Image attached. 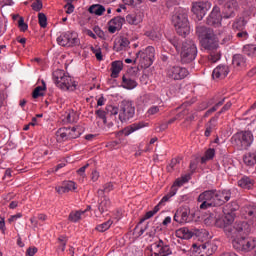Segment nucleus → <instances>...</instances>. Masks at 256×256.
Listing matches in <instances>:
<instances>
[{
    "mask_svg": "<svg viewBox=\"0 0 256 256\" xmlns=\"http://www.w3.org/2000/svg\"><path fill=\"white\" fill-rule=\"evenodd\" d=\"M230 212L226 213L223 218H217L214 214H211L208 218L204 220L205 225H215L224 229L227 237L232 239V245L236 251H241L242 253H249L253 251L256 247V238L245 237L251 233L252 228L247 223H235L234 211L239 209L237 203L228 204Z\"/></svg>",
    "mask_w": 256,
    "mask_h": 256,
    "instance_id": "1",
    "label": "nucleus"
},
{
    "mask_svg": "<svg viewBox=\"0 0 256 256\" xmlns=\"http://www.w3.org/2000/svg\"><path fill=\"white\" fill-rule=\"evenodd\" d=\"M229 199H231V191L229 190H208L199 195L198 203H201L200 209H209V207L225 205Z\"/></svg>",
    "mask_w": 256,
    "mask_h": 256,
    "instance_id": "2",
    "label": "nucleus"
},
{
    "mask_svg": "<svg viewBox=\"0 0 256 256\" xmlns=\"http://www.w3.org/2000/svg\"><path fill=\"white\" fill-rule=\"evenodd\" d=\"M196 33L199 37L203 49L215 51L219 49V38L213 29L206 26L196 27Z\"/></svg>",
    "mask_w": 256,
    "mask_h": 256,
    "instance_id": "3",
    "label": "nucleus"
},
{
    "mask_svg": "<svg viewBox=\"0 0 256 256\" xmlns=\"http://www.w3.org/2000/svg\"><path fill=\"white\" fill-rule=\"evenodd\" d=\"M172 23L181 37H187L189 35L191 28L189 27V15L187 10L183 8H178L172 16Z\"/></svg>",
    "mask_w": 256,
    "mask_h": 256,
    "instance_id": "4",
    "label": "nucleus"
},
{
    "mask_svg": "<svg viewBox=\"0 0 256 256\" xmlns=\"http://www.w3.org/2000/svg\"><path fill=\"white\" fill-rule=\"evenodd\" d=\"M53 81L61 91H76L77 81L63 69H57L52 73Z\"/></svg>",
    "mask_w": 256,
    "mask_h": 256,
    "instance_id": "5",
    "label": "nucleus"
},
{
    "mask_svg": "<svg viewBox=\"0 0 256 256\" xmlns=\"http://www.w3.org/2000/svg\"><path fill=\"white\" fill-rule=\"evenodd\" d=\"M231 141L237 149H247L253 144V133L251 131L238 132L232 136Z\"/></svg>",
    "mask_w": 256,
    "mask_h": 256,
    "instance_id": "6",
    "label": "nucleus"
},
{
    "mask_svg": "<svg viewBox=\"0 0 256 256\" xmlns=\"http://www.w3.org/2000/svg\"><path fill=\"white\" fill-rule=\"evenodd\" d=\"M195 57H197V46L193 40H185L182 43V51H181V61L182 63L189 64L195 61Z\"/></svg>",
    "mask_w": 256,
    "mask_h": 256,
    "instance_id": "7",
    "label": "nucleus"
},
{
    "mask_svg": "<svg viewBox=\"0 0 256 256\" xmlns=\"http://www.w3.org/2000/svg\"><path fill=\"white\" fill-rule=\"evenodd\" d=\"M155 61V47L148 46L145 50H140L136 54V58L134 59V65H153Z\"/></svg>",
    "mask_w": 256,
    "mask_h": 256,
    "instance_id": "8",
    "label": "nucleus"
},
{
    "mask_svg": "<svg viewBox=\"0 0 256 256\" xmlns=\"http://www.w3.org/2000/svg\"><path fill=\"white\" fill-rule=\"evenodd\" d=\"M57 43L61 47H77L81 43L76 32H65L57 38Z\"/></svg>",
    "mask_w": 256,
    "mask_h": 256,
    "instance_id": "9",
    "label": "nucleus"
},
{
    "mask_svg": "<svg viewBox=\"0 0 256 256\" xmlns=\"http://www.w3.org/2000/svg\"><path fill=\"white\" fill-rule=\"evenodd\" d=\"M241 214L247 219V222H238V223H247L252 230L256 229V204H247L241 209Z\"/></svg>",
    "mask_w": 256,
    "mask_h": 256,
    "instance_id": "10",
    "label": "nucleus"
},
{
    "mask_svg": "<svg viewBox=\"0 0 256 256\" xmlns=\"http://www.w3.org/2000/svg\"><path fill=\"white\" fill-rule=\"evenodd\" d=\"M134 115L135 107H133V103L131 101L123 100L120 104L119 120L123 123L129 121V119H133Z\"/></svg>",
    "mask_w": 256,
    "mask_h": 256,
    "instance_id": "11",
    "label": "nucleus"
},
{
    "mask_svg": "<svg viewBox=\"0 0 256 256\" xmlns=\"http://www.w3.org/2000/svg\"><path fill=\"white\" fill-rule=\"evenodd\" d=\"M211 9V3L205 1L192 2L191 11L195 15L197 21H203V17L207 15V11Z\"/></svg>",
    "mask_w": 256,
    "mask_h": 256,
    "instance_id": "12",
    "label": "nucleus"
},
{
    "mask_svg": "<svg viewBox=\"0 0 256 256\" xmlns=\"http://www.w3.org/2000/svg\"><path fill=\"white\" fill-rule=\"evenodd\" d=\"M239 11V2L237 0H228L222 8L223 19H233Z\"/></svg>",
    "mask_w": 256,
    "mask_h": 256,
    "instance_id": "13",
    "label": "nucleus"
},
{
    "mask_svg": "<svg viewBox=\"0 0 256 256\" xmlns=\"http://www.w3.org/2000/svg\"><path fill=\"white\" fill-rule=\"evenodd\" d=\"M187 75H189V70L183 66H169L167 69V77L174 79V81H181V79H185Z\"/></svg>",
    "mask_w": 256,
    "mask_h": 256,
    "instance_id": "14",
    "label": "nucleus"
},
{
    "mask_svg": "<svg viewBox=\"0 0 256 256\" xmlns=\"http://www.w3.org/2000/svg\"><path fill=\"white\" fill-rule=\"evenodd\" d=\"M221 21H223L221 8H219V6H214L211 13L206 18V25H209L210 27H221Z\"/></svg>",
    "mask_w": 256,
    "mask_h": 256,
    "instance_id": "15",
    "label": "nucleus"
},
{
    "mask_svg": "<svg viewBox=\"0 0 256 256\" xmlns=\"http://www.w3.org/2000/svg\"><path fill=\"white\" fill-rule=\"evenodd\" d=\"M196 253H202L201 256H209L217 251V245L215 242H206L204 244H193L192 245Z\"/></svg>",
    "mask_w": 256,
    "mask_h": 256,
    "instance_id": "16",
    "label": "nucleus"
},
{
    "mask_svg": "<svg viewBox=\"0 0 256 256\" xmlns=\"http://www.w3.org/2000/svg\"><path fill=\"white\" fill-rule=\"evenodd\" d=\"M111 199L107 196H103L98 200L96 214L103 215V213H107L109 209H111Z\"/></svg>",
    "mask_w": 256,
    "mask_h": 256,
    "instance_id": "17",
    "label": "nucleus"
},
{
    "mask_svg": "<svg viewBox=\"0 0 256 256\" xmlns=\"http://www.w3.org/2000/svg\"><path fill=\"white\" fill-rule=\"evenodd\" d=\"M123 23H125V19L121 16L112 18L109 21V27H108L109 33H115L116 31H121V29L123 28Z\"/></svg>",
    "mask_w": 256,
    "mask_h": 256,
    "instance_id": "18",
    "label": "nucleus"
},
{
    "mask_svg": "<svg viewBox=\"0 0 256 256\" xmlns=\"http://www.w3.org/2000/svg\"><path fill=\"white\" fill-rule=\"evenodd\" d=\"M226 75H229V66L219 65L212 72L213 79H225Z\"/></svg>",
    "mask_w": 256,
    "mask_h": 256,
    "instance_id": "19",
    "label": "nucleus"
},
{
    "mask_svg": "<svg viewBox=\"0 0 256 256\" xmlns=\"http://www.w3.org/2000/svg\"><path fill=\"white\" fill-rule=\"evenodd\" d=\"M77 189V184L74 181H65L61 186L56 187L57 193L63 195V193H69V191H75Z\"/></svg>",
    "mask_w": 256,
    "mask_h": 256,
    "instance_id": "20",
    "label": "nucleus"
},
{
    "mask_svg": "<svg viewBox=\"0 0 256 256\" xmlns=\"http://www.w3.org/2000/svg\"><path fill=\"white\" fill-rule=\"evenodd\" d=\"M174 221H176V223H187V221H189V210L179 208L174 214Z\"/></svg>",
    "mask_w": 256,
    "mask_h": 256,
    "instance_id": "21",
    "label": "nucleus"
},
{
    "mask_svg": "<svg viewBox=\"0 0 256 256\" xmlns=\"http://www.w3.org/2000/svg\"><path fill=\"white\" fill-rule=\"evenodd\" d=\"M130 43L131 42L127 37H120L114 41L113 49L114 51H117V52L125 51V49L129 47Z\"/></svg>",
    "mask_w": 256,
    "mask_h": 256,
    "instance_id": "22",
    "label": "nucleus"
},
{
    "mask_svg": "<svg viewBox=\"0 0 256 256\" xmlns=\"http://www.w3.org/2000/svg\"><path fill=\"white\" fill-rule=\"evenodd\" d=\"M87 211H91V206H87L85 210H78V211H73L69 215V220L72 221V223H77L78 221H81L83 218V215L87 213Z\"/></svg>",
    "mask_w": 256,
    "mask_h": 256,
    "instance_id": "23",
    "label": "nucleus"
},
{
    "mask_svg": "<svg viewBox=\"0 0 256 256\" xmlns=\"http://www.w3.org/2000/svg\"><path fill=\"white\" fill-rule=\"evenodd\" d=\"M146 37H149L151 41L159 42L161 41V38L163 37V34L161 33V30L159 28H154L150 31L145 32Z\"/></svg>",
    "mask_w": 256,
    "mask_h": 256,
    "instance_id": "24",
    "label": "nucleus"
},
{
    "mask_svg": "<svg viewBox=\"0 0 256 256\" xmlns=\"http://www.w3.org/2000/svg\"><path fill=\"white\" fill-rule=\"evenodd\" d=\"M126 21L129 23V25H139L143 21V14H128L126 16Z\"/></svg>",
    "mask_w": 256,
    "mask_h": 256,
    "instance_id": "25",
    "label": "nucleus"
},
{
    "mask_svg": "<svg viewBox=\"0 0 256 256\" xmlns=\"http://www.w3.org/2000/svg\"><path fill=\"white\" fill-rule=\"evenodd\" d=\"M218 119H219V116H215L206 125V130H205V133H204L205 137H211V133H213L215 127H217Z\"/></svg>",
    "mask_w": 256,
    "mask_h": 256,
    "instance_id": "26",
    "label": "nucleus"
},
{
    "mask_svg": "<svg viewBox=\"0 0 256 256\" xmlns=\"http://www.w3.org/2000/svg\"><path fill=\"white\" fill-rule=\"evenodd\" d=\"M178 239H191L193 237V232L189 228H180L175 232Z\"/></svg>",
    "mask_w": 256,
    "mask_h": 256,
    "instance_id": "27",
    "label": "nucleus"
},
{
    "mask_svg": "<svg viewBox=\"0 0 256 256\" xmlns=\"http://www.w3.org/2000/svg\"><path fill=\"white\" fill-rule=\"evenodd\" d=\"M83 131V127L81 126L69 128L68 139H77L78 137H81Z\"/></svg>",
    "mask_w": 256,
    "mask_h": 256,
    "instance_id": "28",
    "label": "nucleus"
},
{
    "mask_svg": "<svg viewBox=\"0 0 256 256\" xmlns=\"http://www.w3.org/2000/svg\"><path fill=\"white\" fill-rule=\"evenodd\" d=\"M243 161L248 167H253L256 164V151L245 154Z\"/></svg>",
    "mask_w": 256,
    "mask_h": 256,
    "instance_id": "29",
    "label": "nucleus"
},
{
    "mask_svg": "<svg viewBox=\"0 0 256 256\" xmlns=\"http://www.w3.org/2000/svg\"><path fill=\"white\" fill-rule=\"evenodd\" d=\"M247 25V20L245 17L236 18L234 23L232 24V28L236 31H243Z\"/></svg>",
    "mask_w": 256,
    "mask_h": 256,
    "instance_id": "30",
    "label": "nucleus"
},
{
    "mask_svg": "<svg viewBox=\"0 0 256 256\" xmlns=\"http://www.w3.org/2000/svg\"><path fill=\"white\" fill-rule=\"evenodd\" d=\"M88 11L92 15H98V17H101V15H103V13H105V6H103L101 4H94L89 7Z\"/></svg>",
    "mask_w": 256,
    "mask_h": 256,
    "instance_id": "31",
    "label": "nucleus"
},
{
    "mask_svg": "<svg viewBox=\"0 0 256 256\" xmlns=\"http://www.w3.org/2000/svg\"><path fill=\"white\" fill-rule=\"evenodd\" d=\"M122 87L124 89H135V87H137V81L127 77V76H123L122 78Z\"/></svg>",
    "mask_w": 256,
    "mask_h": 256,
    "instance_id": "32",
    "label": "nucleus"
},
{
    "mask_svg": "<svg viewBox=\"0 0 256 256\" xmlns=\"http://www.w3.org/2000/svg\"><path fill=\"white\" fill-rule=\"evenodd\" d=\"M179 191V188L175 187L174 184L170 188V191L167 195L163 196V198L160 200V205H165L167 201L171 199V197H175L177 195V192Z\"/></svg>",
    "mask_w": 256,
    "mask_h": 256,
    "instance_id": "33",
    "label": "nucleus"
},
{
    "mask_svg": "<svg viewBox=\"0 0 256 256\" xmlns=\"http://www.w3.org/2000/svg\"><path fill=\"white\" fill-rule=\"evenodd\" d=\"M238 186L242 189H251L253 187V180L247 176H244L238 181Z\"/></svg>",
    "mask_w": 256,
    "mask_h": 256,
    "instance_id": "34",
    "label": "nucleus"
},
{
    "mask_svg": "<svg viewBox=\"0 0 256 256\" xmlns=\"http://www.w3.org/2000/svg\"><path fill=\"white\" fill-rule=\"evenodd\" d=\"M244 55L248 57H256V45L255 44H247L243 47Z\"/></svg>",
    "mask_w": 256,
    "mask_h": 256,
    "instance_id": "35",
    "label": "nucleus"
},
{
    "mask_svg": "<svg viewBox=\"0 0 256 256\" xmlns=\"http://www.w3.org/2000/svg\"><path fill=\"white\" fill-rule=\"evenodd\" d=\"M56 137L58 141H67L69 139V128H60L56 132Z\"/></svg>",
    "mask_w": 256,
    "mask_h": 256,
    "instance_id": "36",
    "label": "nucleus"
},
{
    "mask_svg": "<svg viewBox=\"0 0 256 256\" xmlns=\"http://www.w3.org/2000/svg\"><path fill=\"white\" fill-rule=\"evenodd\" d=\"M147 123L145 122H138L132 124L129 128H127L126 135H131V133H135V131H139V129H143V127H147Z\"/></svg>",
    "mask_w": 256,
    "mask_h": 256,
    "instance_id": "37",
    "label": "nucleus"
},
{
    "mask_svg": "<svg viewBox=\"0 0 256 256\" xmlns=\"http://www.w3.org/2000/svg\"><path fill=\"white\" fill-rule=\"evenodd\" d=\"M215 157V149L210 148L205 151L204 156L201 157V163L205 164L207 161H211Z\"/></svg>",
    "mask_w": 256,
    "mask_h": 256,
    "instance_id": "38",
    "label": "nucleus"
},
{
    "mask_svg": "<svg viewBox=\"0 0 256 256\" xmlns=\"http://www.w3.org/2000/svg\"><path fill=\"white\" fill-rule=\"evenodd\" d=\"M58 248L57 253H63L65 251V247L67 246V236H60L58 237Z\"/></svg>",
    "mask_w": 256,
    "mask_h": 256,
    "instance_id": "39",
    "label": "nucleus"
},
{
    "mask_svg": "<svg viewBox=\"0 0 256 256\" xmlns=\"http://www.w3.org/2000/svg\"><path fill=\"white\" fill-rule=\"evenodd\" d=\"M161 205L160 202L153 208V210L148 211L144 218L141 219V223H143V221H147V219H151V217H153L156 213H159V210L161 209Z\"/></svg>",
    "mask_w": 256,
    "mask_h": 256,
    "instance_id": "40",
    "label": "nucleus"
},
{
    "mask_svg": "<svg viewBox=\"0 0 256 256\" xmlns=\"http://www.w3.org/2000/svg\"><path fill=\"white\" fill-rule=\"evenodd\" d=\"M247 58L243 54H235L232 58V65H245Z\"/></svg>",
    "mask_w": 256,
    "mask_h": 256,
    "instance_id": "41",
    "label": "nucleus"
},
{
    "mask_svg": "<svg viewBox=\"0 0 256 256\" xmlns=\"http://www.w3.org/2000/svg\"><path fill=\"white\" fill-rule=\"evenodd\" d=\"M189 179H191V176L189 174H185L182 177L175 180L173 185L179 189V187H183L184 183H188Z\"/></svg>",
    "mask_w": 256,
    "mask_h": 256,
    "instance_id": "42",
    "label": "nucleus"
},
{
    "mask_svg": "<svg viewBox=\"0 0 256 256\" xmlns=\"http://www.w3.org/2000/svg\"><path fill=\"white\" fill-rule=\"evenodd\" d=\"M112 225H113V220H108L96 226V230L99 231L100 233H105V231L109 230Z\"/></svg>",
    "mask_w": 256,
    "mask_h": 256,
    "instance_id": "43",
    "label": "nucleus"
},
{
    "mask_svg": "<svg viewBox=\"0 0 256 256\" xmlns=\"http://www.w3.org/2000/svg\"><path fill=\"white\" fill-rule=\"evenodd\" d=\"M111 77L112 79H117V77H119V74L121 73V71H123V66L121 65H113L111 68Z\"/></svg>",
    "mask_w": 256,
    "mask_h": 256,
    "instance_id": "44",
    "label": "nucleus"
},
{
    "mask_svg": "<svg viewBox=\"0 0 256 256\" xmlns=\"http://www.w3.org/2000/svg\"><path fill=\"white\" fill-rule=\"evenodd\" d=\"M223 103H225V98H223L222 100H220L218 103H216L215 106H213L212 108H210L206 113H205V117H209L211 115V113H215V111H217L219 109V107H221V105H223Z\"/></svg>",
    "mask_w": 256,
    "mask_h": 256,
    "instance_id": "45",
    "label": "nucleus"
},
{
    "mask_svg": "<svg viewBox=\"0 0 256 256\" xmlns=\"http://www.w3.org/2000/svg\"><path fill=\"white\" fill-rule=\"evenodd\" d=\"M38 23L42 29H45L47 27V16L45 13H39L38 14Z\"/></svg>",
    "mask_w": 256,
    "mask_h": 256,
    "instance_id": "46",
    "label": "nucleus"
},
{
    "mask_svg": "<svg viewBox=\"0 0 256 256\" xmlns=\"http://www.w3.org/2000/svg\"><path fill=\"white\" fill-rule=\"evenodd\" d=\"M18 27H19L20 31H22V33H25V31H27L29 29V25H27V23H25V18L19 17Z\"/></svg>",
    "mask_w": 256,
    "mask_h": 256,
    "instance_id": "47",
    "label": "nucleus"
},
{
    "mask_svg": "<svg viewBox=\"0 0 256 256\" xmlns=\"http://www.w3.org/2000/svg\"><path fill=\"white\" fill-rule=\"evenodd\" d=\"M45 86H38L34 89L33 98L38 99V97H43V91L45 90Z\"/></svg>",
    "mask_w": 256,
    "mask_h": 256,
    "instance_id": "48",
    "label": "nucleus"
},
{
    "mask_svg": "<svg viewBox=\"0 0 256 256\" xmlns=\"http://www.w3.org/2000/svg\"><path fill=\"white\" fill-rule=\"evenodd\" d=\"M159 111H161V106H152L147 110L146 115L147 117H151L152 115H157Z\"/></svg>",
    "mask_w": 256,
    "mask_h": 256,
    "instance_id": "49",
    "label": "nucleus"
},
{
    "mask_svg": "<svg viewBox=\"0 0 256 256\" xmlns=\"http://www.w3.org/2000/svg\"><path fill=\"white\" fill-rule=\"evenodd\" d=\"M88 167H89V164H86L77 170V175H79V177H80V179H82V181L87 178V174H85V171H87Z\"/></svg>",
    "mask_w": 256,
    "mask_h": 256,
    "instance_id": "50",
    "label": "nucleus"
},
{
    "mask_svg": "<svg viewBox=\"0 0 256 256\" xmlns=\"http://www.w3.org/2000/svg\"><path fill=\"white\" fill-rule=\"evenodd\" d=\"M66 121L68 123H75L77 121V114L73 111H70L66 115Z\"/></svg>",
    "mask_w": 256,
    "mask_h": 256,
    "instance_id": "51",
    "label": "nucleus"
},
{
    "mask_svg": "<svg viewBox=\"0 0 256 256\" xmlns=\"http://www.w3.org/2000/svg\"><path fill=\"white\" fill-rule=\"evenodd\" d=\"M123 3L130 7H137V5H141V3H143V0H123Z\"/></svg>",
    "mask_w": 256,
    "mask_h": 256,
    "instance_id": "52",
    "label": "nucleus"
},
{
    "mask_svg": "<svg viewBox=\"0 0 256 256\" xmlns=\"http://www.w3.org/2000/svg\"><path fill=\"white\" fill-rule=\"evenodd\" d=\"M106 111L109 115H118L119 114V108L109 105L106 107Z\"/></svg>",
    "mask_w": 256,
    "mask_h": 256,
    "instance_id": "53",
    "label": "nucleus"
},
{
    "mask_svg": "<svg viewBox=\"0 0 256 256\" xmlns=\"http://www.w3.org/2000/svg\"><path fill=\"white\" fill-rule=\"evenodd\" d=\"M233 41V35L231 33L225 34V36L221 40L222 45H229V43Z\"/></svg>",
    "mask_w": 256,
    "mask_h": 256,
    "instance_id": "54",
    "label": "nucleus"
},
{
    "mask_svg": "<svg viewBox=\"0 0 256 256\" xmlns=\"http://www.w3.org/2000/svg\"><path fill=\"white\" fill-rule=\"evenodd\" d=\"M221 59V54L216 53V54H210L208 56V63H217Z\"/></svg>",
    "mask_w": 256,
    "mask_h": 256,
    "instance_id": "55",
    "label": "nucleus"
},
{
    "mask_svg": "<svg viewBox=\"0 0 256 256\" xmlns=\"http://www.w3.org/2000/svg\"><path fill=\"white\" fill-rule=\"evenodd\" d=\"M33 11H41L43 9V2L41 0H36L32 3Z\"/></svg>",
    "mask_w": 256,
    "mask_h": 256,
    "instance_id": "56",
    "label": "nucleus"
},
{
    "mask_svg": "<svg viewBox=\"0 0 256 256\" xmlns=\"http://www.w3.org/2000/svg\"><path fill=\"white\" fill-rule=\"evenodd\" d=\"M94 33L99 37L100 39H105V32L101 30L99 26H94L93 28Z\"/></svg>",
    "mask_w": 256,
    "mask_h": 256,
    "instance_id": "57",
    "label": "nucleus"
},
{
    "mask_svg": "<svg viewBox=\"0 0 256 256\" xmlns=\"http://www.w3.org/2000/svg\"><path fill=\"white\" fill-rule=\"evenodd\" d=\"M96 115L103 120V123H107V112L100 109L96 111Z\"/></svg>",
    "mask_w": 256,
    "mask_h": 256,
    "instance_id": "58",
    "label": "nucleus"
},
{
    "mask_svg": "<svg viewBox=\"0 0 256 256\" xmlns=\"http://www.w3.org/2000/svg\"><path fill=\"white\" fill-rule=\"evenodd\" d=\"M236 37H238V39H242V41H245V39H247V37H249V34L247 33V31H241L238 32L236 34Z\"/></svg>",
    "mask_w": 256,
    "mask_h": 256,
    "instance_id": "59",
    "label": "nucleus"
},
{
    "mask_svg": "<svg viewBox=\"0 0 256 256\" xmlns=\"http://www.w3.org/2000/svg\"><path fill=\"white\" fill-rule=\"evenodd\" d=\"M21 217H23V214L17 213L15 215L10 216L8 221H9V223H13V222L17 221V219H21Z\"/></svg>",
    "mask_w": 256,
    "mask_h": 256,
    "instance_id": "60",
    "label": "nucleus"
},
{
    "mask_svg": "<svg viewBox=\"0 0 256 256\" xmlns=\"http://www.w3.org/2000/svg\"><path fill=\"white\" fill-rule=\"evenodd\" d=\"M64 8L66 9V13L68 15H71V13H73V11H75V6H73V4H66L64 6Z\"/></svg>",
    "mask_w": 256,
    "mask_h": 256,
    "instance_id": "61",
    "label": "nucleus"
},
{
    "mask_svg": "<svg viewBox=\"0 0 256 256\" xmlns=\"http://www.w3.org/2000/svg\"><path fill=\"white\" fill-rule=\"evenodd\" d=\"M110 191H113V183L108 182L104 185V192L110 193Z\"/></svg>",
    "mask_w": 256,
    "mask_h": 256,
    "instance_id": "62",
    "label": "nucleus"
},
{
    "mask_svg": "<svg viewBox=\"0 0 256 256\" xmlns=\"http://www.w3.org/2000/svg\"><path fill=\"white\" fill-rule=\"evenodd\" d=\"M91 180L95 183V181L99 180V172L97 170H93L91 174Z\"/></svg>",
    "mask_w": 256,
    "mask_h": 256,
    "instance_id": "63",
    "label": "nucleus"
},
{
    "mask_svg": "<svg viewBox=\"0 0 256 256\" xmlns=\"http://www.w3.org/2000/svg\"><path fill=\"white\" fill-rule=\"evenodd\" d=\"M35 253H37V248L33 247V248H28L27 249V252H26V255L27 256H33L35 255Z\"/></svg>",
    "mask_w": 256,
    "mask_h": 256,
    "instance_id": "64",
    "label": "nucleus"
}]
</instances>
